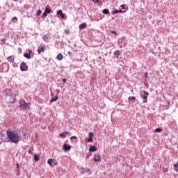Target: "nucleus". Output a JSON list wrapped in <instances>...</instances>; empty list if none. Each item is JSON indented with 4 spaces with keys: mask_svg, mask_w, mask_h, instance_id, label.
<instances>
[{
    "mask_svg": "<svg viewBox=\"0 0 178 178\" xmlns=\"http://www.w3.org/2000/svg\"><path fill=\"white\" fill-rule=\"evenodd\" d=\"M41 13H42V11H41V10H38L36 13V16H40Z\"/></svg>",
    "mask_w": 178,
    "mask_h": 178,
    "instance_id": "obj_30",
    "label": "nucleus"
},
{
    "mask_svg": "<svg viewBox=\"0 0 178 178\" xmlns=\"http://www.w3.org/2000/svg\"><path fill=\"white\" fill-rule=\"evenodd\" d=\"M44 51H45V47H39L38 49V54H41V52H44Z\"/></svg>",
    "mask_w": 178,
    "mask_h": 178,
    "instance_id": "obj_13",
    "label": "nucleus"
},
{
    "mask_svg": "<svg viewBox=\"0 0 178 178\" xmlns=\"http://www.w3.org/2000/svg\"><path fill=\"white\" fill-rule=\"evenodd\" d=\"M51 8H46L44 9V13H42V16H44V17H47L48 16V15H49V13H51Z\"/></svg>",
    "mask_w": 178,
    "mask_h": 178,
    "instance_id": "obj_6",
    "label": "nucleus"
},
{
    "mask_svg": "<svg viewBox=\"0 0 178 178\" xmlns=\"http://www.w3.org/2000/svg\"><path fill=\"white\" fill-rule=\"evenodd\" d=\"M80 171H81V175H83L84 173L91 174V170L88 168H82L80 169Z\"/></svg>",
    "mask_w": 178,
    "mask_h": 178,
    "instance_id": "obj_7",
    "label": "nucleus"
},
{
    "mask_svg": "<svg viewBox=\"0 0 178 178\" xmlns=\"http://www.w3.org/2000/svg\"><path fill=\"white\" fill-rule=\"evenodd\" d=\"M126 6H127V5L126 4H122L120 6V8H122V9H124L125 10H127L129 8H126Z\"/></svg>",
    "mask_w": 178,
    "mask_h": 178,
    "instance_id": "obj_26",
    "label": "nucleus"
},
{
    "mask_svg": "<svg viewBox=\"0 0 178 178\" xmlns=\"http://www.w3.org/2000/svg\"><path fill=\"white\" fill-rule=\"evenodd\" d=\"M33 53V51H29L28 54H29V55H31V54Z\"/></svg>",
    "mask_w": 178,
    "mask_h": 178,
    "instance_id": "obj_38",
    "label": "nucleus"
},
{
    "mask_svg": "<svg viewBox=\"0 0 178 178\" xmlns=\"http://www.w3.org/2000/svg\"><path fill=\"white\" fill-rule=\"evenodd\" d=\"M99 159H101V156L97 155V156H95V157L94 159V161L95 162H98V161H99Z\"/></svg>",
    "mask_w": 178,
    "mask_h": 178,
    "instance_id": "obj_23",
    "label": "nucleus"
},
{
    "mask_svg": "<svg viewBox=\"0 0 178 178\" xmlns=\"http://www.w3.org/2000/svg\"><path fill=\"white\" fill-rule=\"evenodd\" d=\"M33 159H34V161H35V162H38V161H40V155L35 154L33 156Z\"/></svg>",
    "mask_w": 178,
    "mask_h": 178,
    "instance_id": "obj_19",
    "label": "nucleus"
},
{
    "mask_svg": "<svg viewBox=\"0 0 178 178\" xmlns=\"http://www.w3.org/2000/svg\"><path fill=\"white\" fill-rule=\"evenodd\" d=\"M90 152H95L97 151V147L95 145H92L89 147Z\"/></svg>",
    "mask_w": 178,
    "mask_h": 178,
    "instance_id": "obj_15",
    "label": "nucleus"
},
{
    "mask_svg": "<svg viewBox=\"0 0 178 178\" xmlns=\"http://www.w3.org/2000/svg\"><path fill=\"white\" fill-rule=\"evenodd\" d=\"M144 77L147 79L148 77V72H144Z\"/></svg>",
    "mask_w": 178,
    "mask_h": 178,
    "instance_id": "obj_33",
    "label": "nucleus"
},
{
    "mask_svg": "<svg viewBox=\"0 0 178 178\" xmlns=\"http://www.w3.org/2000/svg\"><path fill=\"white\" fill-rule=\"evenodd\" d=\"M24 58H26V59H31V55L29 53H24Z\"/></svg>",
    "mask_w": 178,
    "mask_h": 178,
    "instance_id": "obj_20",
    "label": "nucleus"
},
{
    "mask_svg": "<svg viewBox=\"0 0 178 178\" xmlns=\"http://www.w3.org/2000/svg\"><path fill=\"white\" fill-rule=\"evenodd\" d=\"M7 137L14 144H19V141H20L19 134L15 131H7Z\"/></svg>",
    "mask_w": 178,
    "mask_h": 178,
    "instance_id": "obj_1",
    "label": "nucleus"
},
{
    "mask_svg": "<svg viewBox=\"0 0 178 178\" xmlns=\"http://www.w3.org/2000/svg\"><path fill=\"white\" fill-rule=\"evenodd\" d=\"M140 97L143 99V104H147V102H148V97H147V95H145L144 94L141 93Z\"/></svg>",
    "mask_w": 178,
    "mask_h": 178,
    "instance_id": "obj_8",
    "label": "nucleus"
},
{
    "mask_svg": "<svg viewBox=\"0 0 178 178\" xmlns=\"http://www.w3.org/2000/svg\"><path fill=\"white\" fill-rule=\"evenodd\" d=\"M52 162H54V159H49L47 161V163H48L50 166H52Z\"/></svg>",
    "mask_w": 178,
    "mask_h": 178,
    "instance_id": "obj_25",
    "label": "nucleus"
},
{
    "mask_svg": "<svg viewBox=\"0 0 178 178\" xmlns=\"http://www.w3.org/2000/svg\"><path fill=\"white\" fill-rule=\"evenodd\" d=\"M12 22H13V23H17V17H14L12 18Z\"/></svg>",
    "mask_w": 178,
    "mask_h": 178,
    "instance_id": "obj_28",
    "label": "nucleus"
},
{
    "mask_svg": "<svg viewBox=\"0 0 178 178\" xmlns=\"http://www.w3.org/2000/svg\"><path fill=\"white\" fill-rule=\"evenodd\" d=\"M126 11H123L122 10H114L113 11V15H118V13H124Z\"/></svg>",
    "mask_w": 178,
    "mask_h": 178,
    "instance_id": "obj_16",
    "label": "nucleus"
},
{
    "mask_svg": "<svg viewBox=\"0 0 178 178\" xmlns=\"http://www.w3.org/2000/svg\"><path fill=\"white\" fill-rule=\"evenodd\" d=\"M29 154H31V150H29Z\"/></svg>",
    "mask_w": 178,
    "mask_h": 178,
    "instance_id": "obj_42",
    "label": "nucleus"
},
{
    "mask_svg": "<svg viewBox=\"0 0 178 178\" xmlns=\"http://www.w3.org/2000/svg\"><path fill=\"white\" fill-rule=\"evenodd\" d=\"M63 148H64L65 151H70L72 146H70V145L64 144Z\"/></svg>",
    "mask_w": 178,
    "mask_h": 178,
    "instance_id": "obj_11",
    "label": "nucleus"
},
{
    "mask_svg": "<svg viewBox=\"0 0 178 178\" xmlns=\"http://www.w3.org/2000/svg\"><path fill=\"white\" fill-rule=\"evenodd\" d=\"M94 136V134L92 132L89 133V138H88V143H92V136Z\"/></svg>",
    "mask_w": 178,
    "mask_h": 178,
    "instance_id": "obj_14",
    "label": "nucleus"
},
{
    "mask_svg": "<svg viewBox=\"0 0 178 178\" xmlns=\"http://www.w3.org/2000/svg\"><path fill=\"white\" fill-rule=\"evenodd\" d=\"M57 15L60 16L61 19H65V15L63 14V11L62 10H59L57 11Z\"/></svg>",
    "mask_w": 178,
    "mask_h": 178,
    "instance_id": "obj_10",
    "label": "nucleus"
},
{
    "mask_svg": "<svg viewBox=\"0 0 178 178\" xmlns=\"http://www.w3.org/2000/svg\"><path fill=\"white\" fill-rule=\"evenodd\" d=\"M21 72H27L29 70V66L25 62H22L20 64Z\"/></svg>",
    "mask_w": 178,
    "mask_h": 178,
    "instance_id": "obj_2",
    "label": "nucleus"
},
{
    "mask_svg": "<svg viewBox=\"0 0 178 178\" xmlns=\"http://www.w3.org/2000/svg\"><path fill=\"white\" fill-rule=\"evenodd\" d=\"M156 133H161V131H162V129L161 128H157L155 129Z\"/></svg>",
    "mask_w": 178,
    "mask_h": 178,
    "instance_id": "obj_32",
    "label": "nucleus"
},
{
    "mask_svg": "<svg viewBox=\"0 0 178 178\" xmlns=\"http://www.w3.org/2000/svg\"><path fill=\"white\" fill-rule=\"evenodd\" d=\"M7 60L10 62V63H13V62H15V56H10L9 57L7 58Z\"/></svg>",
    "mask_w": 178,
    "mask_h": 178,
    "instance_id": "obj_12",
    "label": "nucleus"
},
{
    "mask_svg": "<svg viewBox=\"0 0 178 178\" xmlns=\"http://www.w3.org/2000/svg\"><path fill=\"white\" fill-rule=\"evenodd\" d=\"M58 99V95H56L55 97H52L50 100V102H56V101Z\"/></svg>",
    "mask_w": 178,
    "mask_h": 178,
    "instance_id": "obj_24",
    "label": "nucleus"
},
{
    "mask_svg": "<svg viewBox=\"0 0 178 178\" xmlns=\"http://www.w3.org/2000/svg\"><path fill=\"white\" fill-rule=\"evenodd\" d=\"M102 13L104 15H109V10L108 8H105L102 10Z\"/></svg>",
    "mask_w": 178,
    "mask_h": 178,
    "instance_id": "obj_22",
    "label": "nucleus"
},
{
    "mask_svg": "<svg viewBox=\"0 0 178 178\" xmlns=\"http://www.w3.org/2000/svg\"><path fill=\"white\" fill-rule=\"evenodd\" d=\"M62 81H63V83H66V81H67V79H63Z\"/></svg>",
    "mask_w": 178,
    "mask_h": 178,
    "instance_id": "obj_37",
    "label": "nucleus"
},
{
    "mask_svg": "<svg viewBox=\"0 0 178 178\" xmlns=\"http://www.w3.org/2000/svg\"><path fill=\"white\" fill-rule=\"evenodd\" d=\"M114 56L117 58H119V56H120V51L116 50L115 51H114Z\"/></svg>",
    "mask_w": 178,
    "mask_h": 178,
    "instance_id": "obj_18",
    "label": "nucleus"
},
{
    "mask_svg": "<svg viewBox=\"0 0 178 178\" xmlns=\"http://www.w3.org/2000/svg\"><path fill=\"white\" fill-rule=\"evenodd\" d=\"M174 170L178 172V162L174 165Z\"/></svg>",
    "mask_w": 178,
    "mask_h": 178,
    "instance_id": "obj_27",
    "label": "nucleus"
},
{
    "mask_svg": "<svg viewBox=\"0 0 178 178\" xmlns=\"http://www.w3.org/2000/svg\"><path fill=\"white\" fill-rule=\"evenodd\" d=\"M49 40H51V35H49V34H47L43 36V40L45 42H48V41H49Z\"/></svg>",
    "mask_w": 178,
    "mask_h": 178,
    "instance_id": "obj_9",
    "label": "nucleus"
},
{
    "mask_svg": "<svg viewBox=\"0 0 178 178\" xmlns=\"http://www.w3.org/2000/svg\"><path fill=\"white\" fill-rule=\"evenodd\" d=\"M94 3H98L99 2V0H92Z\"/></svg>",
    "mask_w": 178,
    "mask_h": 178,
    "instance_id": "obj_35",
    "label": "nucleus"
},
{
    "mask_svg": "<svg viewBox=\"0 0 178 178\" xmlns=\"http://www.w3.org/2000/svg\"><path fill=\"white\" fill-rule=\"evenodd\" d=\"M16 166H17V168H20V165H19V163H17V164L16 165Z\"/></svg>",
    "mask_w": 178,
    "mask_h": 178,
    "instance_id": "obj_41",
    "label": "nucleus"
},
{
    "mask_svg": "<svg viewBox=\"0 0 178 178\" xmlns=\"http://www.w3.org/2000/svg\"><path fill=\"white\" fill-rule=\"evenodd\" d=\"M86 27H87V24L86 22L82 23L79 25V29H81V30H84Z\"/></svg>",
    "mask_w": 178,
    "mask_h": 178,
    "instance_id": "obj_17",
    "label": "nucleus"
},
{
    "mask_svg": "<svg viewBox=\"0 0 178 178\" xmlns=\"http://www.w3.org/2000/svg\"><path fill=\"white\" fill-rule=\"evenodd\" d=\"M1 69H2L1 72L3 73H6L9 72V64L8 63L2 64Z\"/></svg>",
    "mask_w": 178,
    "mask_h": 178,
    "instance_id": "obj_3",
    "label": "nucleus"
},
{
    "mask_svg": "<svg viewBox=\"0 0 178 178\" xmlns=\"http://www.w3.org/2000/svg\"><path fill=\"white\" fill-rule=\"evenodd\" d=\"M65 134H69V131H65Z\"/></svg>",
    "mask_w": 178,
    "mask_h": 178,
    "instance_id": "obj_40",
    "label": "nucleus"
},
{
    "mask_svg": "<svg viewBox=\"0 0 178 178\" xmlns=\"http://www.w3.org/2000/svg\"><path fill=\"white\" fill-rule=\"evenodd\" d=\"M142 94H143V95H146V97H148V95H149V93L145 90H143Z\"/></svg>",
    "mask_w": 178,
    "mask_h": 178,
    "instance_id": "obj_31",
    "label": "nucleus"
},
{
    "mask_svg": "<svg viewBox=\"0 0 178 178\" xmlns=\"http://www.w3.org/2000/svg\"><path fill=\"white\" fill-rule=\"evenodd\" d=\"M129 101H136V97H129L128 98Z\"/></svg>",
    "mask_w": 178,
    "mask_h": 178,
    "instance_id": "obj_29",
    "label": "nucleus"
},
{
    "mask_svg": "<svg viewBox=\"0 0 178 178\" xmlns=\"http://www.w3.org/2000/svg\"><path fill=\"white\" fill-rule=\"evenodd\" d=\"M118 42L119 44L120 48H124V47H126V43H124V40H123V38H120L118 40Z\"/></svg>",
    "mask_w": 178,
    "mask_h": 178,
    "instance_id": "obj_4",
    "label": "nucleus"
},
{
    "mask_svg": "<svg viewBox=\"0 0 178 178\" xmlns=\"http://www.w3.org/2000/svg\"><path fill=\"white\" fill-rule=\"evenodd\" d=\"M19 108L22 110L29 109V103L24 101L23 104H20Z\"/></svg>",
    "mask_w": 178,
    "mask_h": 178,
    "instance_id": "obj_5",
    "label": "nucleus"
},
{
    "mask_svg": "<svg viewBox=\"0 0 178 178\" xmlns=\"http://www.w3.org/2000/svg\"><path fill=\"white\" fill-rule=\"evenodd\" d=\"M111 34H115V35H118V33L115 31H111Z\"/></svg>",
    "mask_w": 178,
    "mask_h": 178,
    "instance_id": "obj_34",
    "label": "nucleus"
},
{
    "mask_svg": "<svg viewBox=\"0 0 178 178\" xmlns=\"http://www.w3.org/2000/svg\"><path fill=\"white\" fill-rule=\"evenodd\" d=\"M70 139H71V140H76V139H77V137H76V136H72V137L70 138Z\"/></svg>",
    "mask_w": 178,
    "mask_h": 178,
    "instance_id": "obj_36",
    "label": "nucleus"
},
{
    "mask_svg": "<svg viewBox=\"0 0 178 178\" xmlns=\"http://www.w3.org/2000/svg\"><path fill=\"white\" fill-rule=\"evenodd\" d=\"M15 101H16V99H15V100L13 101V102H15Z\"/></svg>",
    "mask_w": 178,
    "mask_h": 178,
    "instance_id": "obj_44",
    "label": "nucleus"
},
{
    "mask_svg": "<svg viewBox=\"0 0 178 178\" xmlns=\"http://www.w3.org/2000/svg\"><path fill=\"white\" fill-rule=\"evenodd\" d=\"M60 137H63L65 136V134H60Z\"/></svg>",
    "mask_w": 178,
    "mask_h": 178,
    "instance_id": "obj_39",
    "label": "nucleus"
},
{
    "mask_svg": "<svg viewBox=\"0 0 178 178\" xmlns=\"http://www.w3.org/2000/svg\"><path fill=\"white\" fill-rule=\"evenodd\" d=\"M56 59H58V60H62V59H63V55L60 53V54L57 56Z\"/></svg>",
    "mask_w": 178,
    "mask_h": 178,
    "instance_id": "obj_21",
    "label": "nucleus"
},
{
    "mask_svg": "<svg viewBox=\"0 0 178 178\" xmlns=\"http://www.w3.org/2000/svg\"><path fill=\"white\" fill-rule=\"evenodd\" d=\"M1 41H5V39H2Z\"/></svg>",
    "mask_w": 178,
    "mask_h": 178,
    "instance_id": "obj_43",
    "label": "nucleus"
}]
</instances>
